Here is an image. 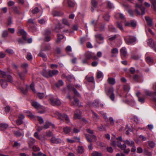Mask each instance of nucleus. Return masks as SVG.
Here are the masks:
<instances>
[{"instance_id": "nucleus-1", "label": "nucleus", "mask_w": 156, "mask_h": 156, "mask_svg": "<svg viewBox=\"0 0 156 156\" xmlns=\"http://www.w3.org/2000/svg\"><path fill=\"white\" fill-rule=\"evenodd\" d=\"M111 145L114 147L117 146L118 147L120 148L122 150H123V152L125 153L126 154H128L130 151V149H126V146L125 144L122 145L121 143L119 142L118 141H112L111 143Z\"/></svg>"}, {"instance_id": "nucleus-2", "label": "nucleus", "mask_w": 156, "mask_h": 156, "mask_svg": "<svg viewBox=\"0 0 156 156\" xmlns=\"http://www.w3.org/2000/svg\"><path fill=\"white\" fill-rule=\"evenodd\" d=\"M141 3L140 5L136 4L135 5L136 9L135 11L138 15H144L145 13V9L142 6V4L143 2V0H138Z\"/></svg>"}, {"instance_id": "nucleus-3", "label": "nucleus", "mask_w": 156, "mask_h": 156, "mask_svg": "<svg viewBox=\"0 0 156 156\" xmlns=\"http://www.w3.org/2000/svg\"><path fill=\"white\" fill-rule=\"evenodd\" d=\"M32 105L38 111V112L41 114L44 113V108L39 103L35 101H33L31 103Z\"/></svg>"}, {"instance_id": "nucleus-4", "label": "nucleus", "mask_w": 156, "mask_h": 156, "mask_svg": "<svg viewBox=\"0 0 156 156\" xmlns=\"http://www.w3.org/2000/svg\"><path fill=\"white\" fill-rule=\"evenodd\" d=\"M114 89L113 87L109 88L106 91L107 95L112 101H114L115 98V94L114 93Z\"/></svg>"}, {"instance_id": "nucleus-5", "label": "nucleus", "mask_w": 156, "mask_h": 156, "mask_svg": "<svg viewBox=\"0 0 156 156\" xmlns=\"http://www.w3.org/2000/svg\"><path fill=\"white\" fill-rule=\"evenodd\" d=\"M124 39L126 43L127 44H133L136 41V38L132 36H128L125 37Z\"/></svg>"}, {"instance_id": "nucleus-6", "label": "nucleus", "mask_w": 156, "mask_h": 156, "mask_svg": "<svg viewBox=\"0 0 156 156\" xmlns=\"http://www.w3.org/2000/svg\"><path fill=\"white\" fill-rule=\"evenodd\" d=\"M55 114L58 116L59 119L62 120L64 119H65L67 123H69V117L67 115L62 114L58 112H56Z\"/></svg>"}, {"instance_id": "nucleus-7", "label": "nucleus", "mask_w": 156, "mask_h": 156, "mask_svg": "<svg viewBox=\"0 0 156 156\" xmlns=\"http://www.w3.org/2000/svg\"><path fill=\"white\" fill-rule=\"evenodd\" d=\"M85 136L87 141L89 142H91L92 141H96V136L94 135H90L86 134Z\"/></svg>"}, {"instance_id": "nucleus-8", "label": "nucleus", "mask_w": 156, "mask_h": 156, "mask_svg": "<svg viewBox=\"0 0 156 156\" xmlns=\"http://www.w3.org/2000/svg\"><path fill=\"white\" fill-rule=\"evenodd\" d=\"M49 100L51 103L53 105H59L61 104L60 101L58 99L54 98L53 97H51L50 98Z\"/></svg>"}, {"instance_id": "nucleus-9", "label": "nucleus", "mask_w": 156, "mask_h": 156, "mask_svg": "<svg viewBox=\"0 0 156 156\" xmlns=\"http://www.w3.org/2000/svg\"><path fill=\"white\" fill-rule=\"evenodd\" d=\"M51 142L52 144H58L62 142V140L60 138H56L55 136L52 137L50 139Z\"/></svg>"}, {"instance_id": "nucleus-10", "label": "nucleus", "mask_w": 156, "mask_h": 156, "mask_svg": "<svg viewBox=\"0 0 156 156\" xmlns=\"http://www.w3.org/2000/svg\"><path fill=\"white\" fill-rule=\"evenodd\" d=\"M51 34V31L49 30H46L44 34L45 35V41L48 42L51 40V38L50 36Z\"/></svg>"}, {"instance_id": "nucleus-11", "label": "nucleus", "mask_w": 156, "mask_h": 156, "mask_svg": "<svg viewBox=\"0 0 156 156\" xmlns=\"http://www.w3.org/2000/svg\"><path fill=\"white\" fill-rule=\"evenodd\" d=\"M63 27L62 26V24L60 23H58L55 26V28L54 29V31L57 33L61 31V30Z\"/></svg>"}, {"instance_id": "nucleus-12", "label": "nucleus", "mask_w": 156, "mask_h": 156, "mask_svg": "<svg viewBox=\"0 0 156 156\" xmlns=\"http://www.w3.org/2000/svg\"><path fill=\"white\" fill-rule=\"evenodd\" d=\"M17 33L18 34H20L21 35H23V38L24 40H27V34L26 32L23 30H18Z\"/></svg>"}, {"instance_id": "nucleus-13", "label": "nucleus", "mask_w": 156, "mask_h": 156, "mask_svg": "<svg viewBox=\"0 0 156 156\" xmlns=\"http://www.w3.org/2000/svg\"><path fill=\"white\" fill-rule=\"evenodd\" d=\"M123 142L125 143L124 144H127L129 147H132L135 144L134 142L130 140H124L123 141Z\"/></svg>"}, {"instance_id": "nucleus-14", "label": "nucleus", "mask_w": 156, "mask_h": 156, "mask_svg": "<svg viewBox=\"0 0 156 156\" xmlns=\"http://www.w3.org/2000/svg\"><path fill=\"white\" fill-rule=\"evenodd\" d=\"M121 55L122 58L125 57L127 55V51L126 48L124 47L120 49Z\"/></svg>"}, {"instance_id": "nucleus-15", "label": "nucleus", "mask_w": 156, "mask_h": 156, "mask_svg": "<svg viewBox=\"0 0 156 156\" xmlns=\"http://www.w3.org/2000/svg\"><path fill=\"white\" fill-rule=\"evenodd\" d=\"M48 73L49 76L52 77L54 75H57L58 73V71L57 70H50L48 71Z\"/></svg>"}, {"instance_id": "nucleus-16", "label": "nucleus", "mask_w": 156, "mask_h": 156, "mask_svg": "<svg viewBox=\"0 0 156 156\" xmlns=\"http://www.w3.org/2000/svg\"><path fill=\"white\" fill-rule=\"evenodd\" d=\"M95 37L96 41L99 40L103 42L104 37L102 34H97L95 35Z\"/></svg>"}, {"instance_id": "nucleus-17", "label": "nucleus", "mask_w": 156, "mask_h": 156, "mask_svg": "<svg viewBox=\"0 0 156 156\" xmlns=\"http://www.w3.org/2000/svg\"><path fill=\"white\" fill-rule=\"evenodd\" d=\"M27 70L26 69L25 72L18 73V74L21 80H24L25 75L27 74Z\"/></svg>"}, {"instance_id": "nucleus-18", "label": "nucleus", "mask_w": 156, "mask_h": 156, "mask_svg": "<svg viewBox=\"0 0 156 156\" xmlns=\"http://www.w3.org/2000/svg\"><path fill=\"white\" fill-rule=\"evenodd\" d=\"M147 42L148 45L151 48H153L154 47L155 45L154 42L151 39H148L147 40Z\"/></svg>"}, {"instance_id": "nucleus-19", "label": "nucleus", "mask_w": 156, "mask_h": 156, "mask_svg": "<svg viewBox=\"0 0 156 156\" xmlns=\"http://www.w3.org/2000/svg\"><path fill=\"white\" fill-rule=\"evenodd\" d=\"M98 3L96 1L94 0H92L91 1L92 6L91 7V11L93 12L94 11V8L97 7Z\"/></svg>"}, {"instance_id": "nucleus-20", "label": "nucleus", "mask_w": 156, "mask_h": 156, "mask_svg": "<svg viewBox=\"0 0 156 156\" xmlns=\"http://www.w3.org/2000/svg\"><path fill=\"white\" fill-rule=\"evenodd\" d=\"M0 83L2 87L3 88H6L8 86L7 81L4 80H0Z\"/></svg>"}, {"instance_id": "nucleus-21", "label": "nucleus", "mask_w": 156, "mask_h": 156, "mask_svg": "<svg viewBox=\"0 0 156 156\" xmlns=\"http://www.w3.org/2000/svg\"><path fill=\"white\" fill-rule=\"evenodd\" d=\"M63 12L60 11H54L52 13L54 16H60L63 15Z\"/></svg>"}, {"instance_id": "nucleus-22", "label": "nucleus", "mask_w": 156, "mask_h": 156, "mask_svg": "<svg viewBox=\"0 0 156 156\" xmlns=\"http://www.w3.org/2000/svg\"><path fill=\"white\" fill-rule=\"evenodd\" d=\"M145 20L147 22V25L151 27L153 25L152 20L151 18L149 17L146 16L145 17Z\"/></svg>"}, {"instance_id": "nucleus-23", "label": "nucleus", "mask_w": 156, "mask_h": 156, "mask_svg": "<svg viewBox=\"0 0 156 156\" xmlns=\"http://www.w3.org/2000/svg\"><path fill=\"white\" fill-rule=\"evenodd\" d=\"M99 101L98 99H96L92 103V106L96 108H98L99 107Z\"/></svg>"}, {"instance_id": "nucleus-24", "label": "nucleus", "mask_w": 156, "mask_h": 156, "mask_svg": "<svg viewBox=\"0 0 156 156\" xmlns=\"http://www.w3.org/2000/svg\"><path fill=\"white\" fill-rule=\"evenodd\" d=\"M112 55L111 56V57H116L118 52V50L116 48H114L112 49L111 51Z\"/></svg>"}, {"instance_id": "nucleus-25", "label": "nucleus", "mask_w": 156, "mask_h": 156, "mask_svg": "<svg viewBox=\"0 0 156 156\" xmlns=\"http://www.w3.org/2000/svg\"><path fill=\"white\" fill-rule=\"evenodd\" d=\"M74 100L72 103L73 105H74L76 104L77 106L79 107L82 106L81 103L79 101L78 99H77L75 98L74 97Z\"/></svg>"}, {"instance_id": "nucleus-26", "label": "nucleus", "mask_w": 156, "mask_h": 156, "mask_svg": "<svg viewBox=\"0 0 156 156\" xmlns=\"http://www.w3.org/2000/svg\"><path fill=\"white\" fill-rule=\"evenodd\" d=\"M28 142L29 147H31L32 145L35 143V140L33 138H31L28 140Z\"/></svg>"}, {"instance_id": "nucleus-27", "label": "nucleus", "mask_w": 156, "mask_h": 156, "mask_svg": "<svg viewBox=\"0 0 156 156\" xmlns=\"http://www.w3.org/2000/svg\"><path fill=\"white\" fill-rule=\"evenodd\" d=\"M77 152L79 154H82L84 152V149L82 146H79L77 147Z\"/></svg>"}, {"instance_id": "nucleus-28", "label": "nucleus", "mask_w": 156, "mask_h": 156, "mask_svg": "<svg viewBox=\"0 0 156 156\" xmlns=\"http://www.w3.org/2000/svg\"><path fill=\"white\" fill-rule=\"evenodd\" d=\"M57 39L56 41V42L57 43H59L61 40L63 38L64 36L62 34H58L57 35Z\"/></svg>"}, {"instance_id": "nucleus-29", "label": "nucleus", "mask_w": 156, "mask_h": 156, "mask_svg": "<svg viewBox=\"0 0 156 156\" xmlns=\"http://www.w3.org/2000/svg\"><path fill=\"white\" fill-rule=\"evenodd\" d=\"M91 112L92 114L93 118L96 120H98L99 118V115L92 110L91 111Z\"/></svg>"}, {"instance_id": "nucleus-30", "label": "nucleus", "mask_w": 156, "mask_h": 156, "mask_svg": "<svg viewBox=\"0 0 156 156\" xmlns=\"http://www.w3.org/2000/svg\"><path fill=\"white\" fill-rule=\"evenodd\" d=\"M146 60L149 64H151L153 62V60L150 56L147 57Z\"/></svg>"}, {"instance_id": "nucleus-31", "label": "nucleus", "mask_w": 156, "mask_h": 156, "mask_svg": "<svg viewBox=\"0 0 156 156\" xmlns=\"http://www.w3.org/2000/svg\"><path fill=\"white\" fill-rule=\"evenodd\" d=\"M51 125L52 126L53 128L55 127V125L54 124H51V123L49 122H46V124L44 125L43 128L45 129H48Z\"/></svg>"}, {"instance_id": "nucleus-32", "label": "nucleus", "mask_w": 156, "mask_h": 156, "mask_svg": "<svg viewBox=\"0 0 156 156\" xmlns=\"http://www.w3.org/2000/svg\"><path fill=\"white\" fill-rule=\"evenodd\" d=\"M64 84V82L61 80H59L57 83H55V85L58 88L62 86Z\"/></svg>"}, {"instance_id": "nucleus-33", "label": "nucleus", "mask_w": 156, "mask_h": 156, "mask_svg": "<svg viewBox=\"0 0 156 156\" xmlns=\"http://www.w3.org/2000/svg\"><path fill=\"white\" fill-rule=\"evenodd\" d=\"M151 2L152 4L151 7L156 11V0H151Z\"/></svg>"}, {"instance_id": "nucleus-34", "label": "nucleus", "mask_w": 156, "mask_h": 156, "mask_svg": "<svg viewBox=\"0 0 156 156\" xmlns=\"http://www.w3.org/2000/svg\"><path fill=\"white\" fill-rule=\"evenodd\" d=\"M70 129L67 126L63 128V132L66 134L69 133L70 132Z\"/></svg>"}, {"instance_id": "nucleus-35", "label": "nucleus", "mask_w": 156, "mask_h": 156, "mask_svg": "<svg viewBox=\"0 0 156 156\" xmlns=\"http://www.w3.org/2000/svg\"><path fill=\"white\" fill-rule=\"evenodd\" d=\"M145 93L146 94V95L148 96H151L152 95H156V92H150L148 91H146L145 92Z\"/></svg>"}, {"instance_id": "nucleus-36", "label": "nucleus", "mask_w": 156, "mask_h": 156, "mask_svg": "<svg viewBox=\"0 0 156 156\" xmlns=\"http://www.w3.org/2000/svg\"><path fill=\"white\" fill-rule=\"evenodd\" d=\"M108 80L109 83L111 85H113L115 83V80L114 78H109Z\"/></svg>"}, {"instance_id": "nucleus-37", "label": "nucleus", "mask_w": 156, "mask_h": 156, "mask_svg": "<svg viewBox=\"0 0 156 156\" xmlns=\"http://www.w3.org/2000/svg\"><path fill=\"white\" fill-rule=\"evenodd\" d=\"M92 156H101V153L96 151H93L92 154Z\"/></svg>"}, {"instance_id": "nucleus-38", "label": "nucleus", "mask_w": 156, "mask_h": 156, "mask_svg": "<svg viewBox=\"0 0 156 156\" xmlns=\"http://www.w3.org/2000/svg\"><path fill=\"white\" fill-rule=\"evenodd\" d=\"M149 146L151 148H153L155 145V143L153 141H149L148 142Z\"/></svg>"}, {"instance_id": "nucleus-39", "label": "nucleus", "mask_w": 156, "mask_h": 156, "mask_svg": "<svg viewBox=\"0 0 156 156\" xmlns=\"http://www.w3.org/2000/svg\"><path fill=\"white\" fill-rule=\"evenodd\" d=\"M144 154L148 156H151L152 153L151 152H150L147 149H144Z\"/></svg>"}, {"instance_id": "nucleus-40", "label": "nucleus", "mask_w": 156, "mask_h": 156, "mask_svg": "<svg viewBox=\"0 0 156 156\" xmlns=\"http://www.w3.org/2000/svg\"><path fill=\"white\" fill-rule=\"evenodd\" d=\"M39 11V9L37 7H35L34 9H33L31 11L33 14H35L37 13Z\"/></svg>"}, {"instance_id": "nucleus-41", "label": "nucleus", "mask_w": 156, "mask_h": 156, "mask_svg": "<svg viewBox=\"0 0 156 156\" xmlns=\"http://www.w3.org/2000/svg\"><path fill=\"white\" fill-rule=\"evenodd\" d=\"M8 126L7 124L2 123L0 124V127L3 129H6Z\"/></svg>"}, {"instance_id": "nucleus-42", "label": "nucleus", "mask_w": 156, "mask_h": 156, "mask_svg": "<svg viewBox=\"0 0 156 156\" xmlns=\"http://www.w3.org/2000/svg\"><path fill=\"white\" fill-rule=\"evenodd\" d=\"M117 23L118 27L122 31H124L122 24L119 22H117Z\"/></svg>"}, {"instance_id": "nucleus-43", "label": "nucleus", "mask_w": 156, "mask_h": 156, "mask_svg": "<svg viewBox=\"0 0 156 156\" xmlns=\"http://www.w3.org/2000/svg\"><path fill=\"white\" fill-rule=\"evenodd\" d=\"M68 4L69 6L72 7L74 6V3L71 0H68Z\"/></svg>"}, {"instance_id": "nucleus-44", "label": "nucleus", "mask_w": 156, "mask_h": 156, "mask_svg": "<svg viewBox=\"0 0 156 156\" xmlns=\"http://www.w3.org/2000/svg\"><path fill=\"white\" fill-rule=\"evenodd\" d=\"M103 74L102 72L100 71H98L97 72V76L98 78L100 79L103 77Z\"/></svg>"}, {"instance_id": "nucleus-45", "label": "nucleus", "mask_w": 156, "mask_h": 156, "mask_svg": "<svg viewBox=\"0 0 156 156\" xmlns=\"http://www.w3.org/2000/svg\"><path fill=\"white\" fill-rule=\"evenodd\" d=\"M6 76V73L3 71H1L0 72V77L3 78H5Z\"/></svg>"}, {"instance_id": "nucleus-46", "label": "nucleus", "mask_w": 156, "mask_h": 156, "mask_svg": "<svg viewBox=\"0 0 156 156\" xmlns=\"http://www.w3.org/2000/svg\"><path fill=\"white\" fill-rule=\"evenodd\" d=\"M51 49V47L49 45H46L45 47L43 48L42 51H46L50 50Z\"/></svg>"}, {"instance_id": "nucleus-47", "label": "nucleus", "mask_w": 156, "mask_h": 156, "mask_svg": "<svg viewBox=\"0 0 156 156\" xmlns=\"http://www.w3.org/2000/svg\"><path fill=\"white\" fill-rule=\"evenodd\" d=\"M62 22L65 25H66L69 27V24L67 19H63L62 20Z\"/></svg>"}, {"instance_id": "nucleus-48", "label": "nucleus", "mask_w": 156, "mask_h": 156, "mask_svg": "<svg viewBox=\"0 0 156 156\" xmlns=\"http://www.w3.org/2000/svg\"><path fill=\"white\" fill-rule=\"evenodd\" d=\"M86 57L88 60L90 59L92 57V56L90 53H87L85 54Z\"/></svg>"}, {"instance_id": "nucleus-49", "label": "nucleus", "mask_w": 156, "mask_h": 156, "mask_svg": "<svg viewBox=\"0 0 156 156\" xmlns=\"http://www.w3.org/2000/svg\"><path fill=\"white\" fill-rule=\"evenodd\" d=\"M20 89L23 94H25L27 91L28 87L26 86V87L25 89L23 88H20Z\"/></svg>"}, {"instance_id": "nucleus-50", "label": "nucleus", "mask_w": 156, "mask_h": 156, "mask_svg": "<svg viewBox=\"0 0 156 156\" xmlns=\"http://www.w3.org/2000/svg\"><path fill=\"white\" fill-rule=\"evenodd\" d=\"M8 36V32L7 30H5L3 31L2 36L3 37H6Z\"/></svg>"}, {"instance_id": "nucleus-51", "label": "nucleus", "mask_w": 156, "mask_h": 156, "mask_svg": "<svg viewBox=\"0 0 156 156\" xmlns=\"http://www.w3.org/2000/svg\"><path fill=\"white\" fill-rule=\"evenodd\" d=\"M14 134L17 137H19L21 135V133L19 131H14Z\"/></svg>"}, {"instance_id": "nucleus-52", "label": "nucleus", "mask_w": 156, "mask_h": 156, "mask_svg": "<svg viewBox=\"0 0 156 156\" xmlns=\"http://www.w3.org/2000/svg\"><path fill=\"white\" fill-rule=\"evenodd\" d=\"M73 91L74 94L77 97H80V95L79 93V92L77 91V90L75 88H73Z\"/></svg>"}, {"instance_id": "nucleus-53", "label": "nucleus", "mask_w": 156, "mask_h": 156, "mask_svg": "<svg viewBox=\"0 0 156 156\" xmlns=\"http://www.w3.org/2000/svg\"><path fill=\"white\" fill-rule=\"evenodd\" d=\"M37 95L40 99H42L44 96V94L43 93H37Z\"/></svg>"}, {"instance_id": "nucleus-54", "label": "nucleus", "mask_w": 156, "mask_h": 156, "mask_svg": "<svg viewBox=\"0 0 156 156\" xmlns=\"http://www.w3.org/2000/svg\"><path fill=\"white\" fill-rule=\"evenodd\" d=\"M37 120L39 122V123L41 124H42L44 122V120L43 118L40 116H37Z\"/></svg>"}, {"instance_id": "nucleus-55", "label": "nucleus", "mask_w": 156, "mask_h": 156, "mask_svg": "<svg viewBox=\"0 0 156 156\" xmlns=\"http://www.w3.org/2000/svg\"><path fill=\"white\" fill-rule=\"evenodd\" d=\"M32 56L30 53H29L27 54V58L28 60H30L32 59Z\"/></svg>"}, {"instance_id": "nucleus-56", "label": "nucleus", "mask_w": 156, "mask_h": 156, "mask_svg": "<svg viewBox=\"0 0 156 156\" xmlns=\"http://www.w3.org/2000/svg\"><path fill=\"white\" fill-rule=\"evenodd\" d=\"M139 78V76L137 75H135L133 76V80L136 82H138Z\"/></svg>"}, {"instance_id": "nucleus-57", "label": "nucleus", "mask_w": 156, "mask_h": 156, "mask_svg": "<svg viewBox=\"0 0 156 156\" xmlns=\"http://www.w3.org/2000/svg\"><path fill=\"white\" fill-rule=\"evenodd\" d=\"M81 117V115L79 114L75 113L74 115V118L75 119H80Z\"/></svg>"}, {"instance_id": "nucleus-58", "label": "nucleus", "mask_w": 156, "mask_h": 156, "mask_svg": "<svg viewBox=\"0 0 156 156\" xmlns=\"http://www.w3.org/2000/svg\"><path fill=\"white\" fill-rule=\"evenodd\" d=\"M107 7L109 9H112L113 8V5L112 3L110 2H108L107 3Z\"/></svg>"}, {"instance_id": "nucleus-59", "label": "nucleus", "mask_w": 156, "mask_h": 156, "mask_svg": "<svg viewBox=\"0 0 156 156\" xmlns=\"http://www.w3.org/2000/svg\"><path fill=\"white\" fill-rule=\"evenodd\" d=\"M130 89V87L128 85H126L124 86V89L125 91H129Z\"/></svg>"}, {"instance_id": "nucleus-60", "label": "nucleus", "mask_w": 156, "mask_h": 156, "mask_svg": "<svg viewBox=\"0 0 156 156\" xmlns=\"http://www.w3.org/2000/svg\"><path fill=\"white\" fill-rule=\"evenodd\" d=\"M97 128L99 131L104 130L105 129V127L102 125H101L100 126H98Z\"/></svg>"}, {"instance_id": "nucleus-61", "label": "nucleus", "mask_w": 156, "mask_h": 156, "mask_svg": "<svg viewBox=\"0 0 156 156\" xmlns=\"http://www.w3.org/2000/svg\"><path fill=\"white\" fill-rule=\"evenodd\" d=\"M38 22L40 23L41 24H44L45 23V21L44 19H41L38 20Z\"/></svg>"}, {"instance_id": "nucleus-62", "label": "nucleus", "mask_w": 156, "mask_h": 156, "mask_svg": "<svg viewBox=\"0 0 156 156\" xmlns=\"http://www.w3.org/2000/svg\"><path fill=\"white\" fill-rule=\"evenodd\" d=\"M7 81L10 82L11 83H12V82L13 80H12V78L11 76L10 75H8L7 76Z\"/></svg>"}, {"instance_id": "nucleus-63", "label": "nucleus", "mask_w": 156, "mask_h": 156, "mask_svg": "<svg viewBox=\"0 0 156 156\" xmlns=\"http://www.w3.org/2000/svg\"><path fill=\"white\" fill-rule=\"evenodd\" d=\"M33 149L34 151H39L40 150V149L39 147L35 146H33Z\"/></svg>"}, {"instance_id": "nucleus-64", "label": "nucleus", "mask_w": 156, "mask_h": 156, "mask_svg": "<svg viewBox=\"0 0 156 156\" xmlns=\"http://www.w3.org/2000/svg\"><path fill=\"white\" fill-rule=\"evenodd\" d=\"M66 78L69 81H71L73 79V77L71 75H69L67 76H66Z\"/></svg>"}]
</instances>
